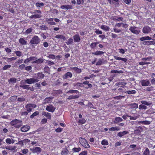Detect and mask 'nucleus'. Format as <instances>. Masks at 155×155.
<instances>
[{
  "label": "nucleus",
  "mask_w": 155,
  "mask_h": 155,
  "mask_svg": "<svg viewBox=\"0 0 155 155\" xmlns=\"http://www.w3.org/2000/svg\"><path fill=\"white\" fill-rule=\"evenodd\" d=\"M140 41H143V43L144 45L148 46L150 45H155V41H153L154 39H152V38L147 36L141 37L140 39Z\"/></svg>",
  "instance_id": "f257e3e1"
},
{
  "label": "nucleus",
  "mask_w": 155,
  "mask_h": 155,
  "mask_svg": "<svg viewBox=\"0 0 155 155\" xmlns=\"http://www.w3.org/2000/svg\"><path fill=\"white\" fill-rule=\"evenodd\" d=\"M67 93L68 94H77L75 95H71L69 96L67 98V100L78 99L80 97V92L78 91L77 90H70L68 91Z\"/></svg>",
  "instance_id": "f03ea898"
},
{
  "label": "nucleus",
  "mask_w": 155,
  "mask_h": 155,
  "mask_svg": "<svg viewBox=\"0 0 155 155\" xmlns=\"http://www.w3.org/2000/svg\"><path fill=\"white\" fill-rule=\"evenodd\" d=\"M125 87L124 85L120 86L118 87L115 88L112 90V92L115 94L118 95L119 94L121 95L124 93H125V91L124 90V87Z\"/></svg>",
  "instance_id": "7ed1b4c3"
},
{
  "label": "nucleus",
  "mask_w": 155,
  "mask_h": 155,
  "mask_svg": "<svg viewBox=\"0 0 155 155\" xmlns=\"http://www.w3.org/2000/svg\"><path fill=\"white\" fill-rule=\"evenodd\" d=\"M10 124L11 126L15 128H19L22 125V123L21 120L15 119L12 120Z\"/></svg>",
  "instance_id": "20e7f679"
},
{
  "label": "nucleus",
  "mask_w": 155,
  "mask_h": 155,
  "mask_svg": "<svg viewBox=\"0 0 155 155\" xmlns=\"http://www.w3.org/2000/svg\"><path fill=\"white\" fill-rule=\"evenodd\" d=\"M79 142L84 147L86 148H89L90 146L88 143L87 141L84 138L80 137L79 138Z\"/></svg>",
  "instance_id": "39448f33"
},
{
  "label": "nucleus",
  "mask_w": 155,
  "mask_h": 155,
  "mask_svg": "<svg viewBox=\"0 0 155 155\" xmlns=\"http://www.w3.org/2000/svg\"><path fill=\"white\" fill-rule=\"evenodd\" d=\"M40 41V38L37 35H35L30 40V43L32 45H37Z\"/></svg>",
  "instance_id": "423d86ee"
},
{
  "label": "nucleus",
  "mask_w": 155,
  "mask_h": 155,
  "mask_svg": "<svg viewBox=\"0 0 155 155\" xmlns=\"http://www.w3.org/2000/svg\"><path fill=\"white\" fill-rule=\"evenodd\" d=\"M36 107V105L33 103L28 104L25 106V107L28 112H31L32 110L35 108Z\"/></svg>",
  "instance_id": "0eeeda50"
},
{
  "label": "nucleus",
  "mask_w": 155,
  "mask_h": 155,
  "mask_svg": "<svg viewBox=\"0 0 155 155\" xmlns=\"http://www.w3.org/2000/svg\"><path fill=\"white\" fill-rule=\"evenodd\" d=\"M39 81L38 79H35L34 78H27L25 80V82L26 84H31L34 83H36Z\"/></svg>",
  "instance_id": "6e6552de"
},
{
  "label": "nucleus",
  "mask_w": 155,
  "mask_h": 155,
  "mask_svg": "<svg viewBox=\"0 0 155 155\" xmlns=\"http://www.w3.org/2000/svg\"><path fill=\"white\" fill-rule=\"evenodd\" d=\"M45 76L44 74L42 72H39L38 73H35L33 74V77L36 78L35 79H43Z\"/></svg>",
  "instance_id": "1a4fd4ad"
},
{
  "label": "nucleus",
  "mask_w": 155,
  "mask_h": 155,
  "mask_svg": "<svg viewBox=\"0 0 155 155\" xmlns=\"http://www.w3.org/2000/svg\"><path fill=\"white\" fill-rule=\"evenodd\" d=\"M142 31L144 34H148L151 31V28L148 25L145 26L143 28Z\"/></svg>",
  "instance_id": "9d476101"
},
{
  "label": "nucleus",
  "mask_w": 155,
  "mask_h": 155,
  "mask_svg": "<svg viewBox=\"0 0 155 155\" xmlns=\"http://www.w3.org/2000/svg\"><path fill=\"white\" fill-rule=\"evenodd\" d=\"M137 27L135 26H131L129 28V30L131 32L136 34H139L140 31L139 30L136 29Z\"/></svg>",
  "instance_id": "9b49d317"
},
{
  "label": "nucleus",
  "mask_w": 155,
  "mask_h": 155,
  "mask_svg": "<svg viewBox=\"0 0 155 155\" xmlns=\"http://www.w3.org/2000/svg\"><path fill=\"white\" fill-rule=\"evenodd\" d=\"M72 73L68 71L65 73L62 76V78L64 79H66L68 78H71L72 77Z\"/></svg>",
  "instance_id": "f8f14e48"
},
{
  "label": "nucleus",
  "mask_w": 155,
  "mask_h": 155,
  "mask_svg": "<svg viewBox=\"0 0 155 155\" xmlns=\"http://www.w3.org/2000/svg\"><path fill=\"white\" fill-rule=\"evenodd\" d=\"M141 85L142 86H146L150 85V81L147 80H142L140 81Z\"/></svg>",
  "instance_id": "ddd939ff"
},
{
  "label": "nucleus",
  "mask_w": 155,
  "mask_h": 155,
  "mask_svg": "<svg viewBox=\"0 0 155 155\" xmlns=\"http://www.w3.org/2000/svg\"><path fill=\"white\" fill-rule=\"evenodd\" d=\"M46 110L50 112H53L55 109V108L52 104L47 106L46 108Z\"/></svg>",
  "instance_id": "4468645a"
},
{
  "label": "nucleus",
  "mask_w": 155,
  "mask_h": 155,
  "mask_svg": "<svg viewBox=\"0 0 155 155\" xmlns=\"http://www.w3.org/2000/svg\"><path fill=\"white\" fill-rule=\"evenodd\" d=\"M54 19L53 18H46L45 19L46 21L49 25H56L55 22L53 21Z\"/></svg>",
  "instance_id": "2eb2a0df"
},
{
  "label": "nucleus",
  "mask_w": 155,
  "mask_h": 155,
  "mask_svg": "<svg viewBox=\"0 0 155 155\" xmlns=\"http://www.w3.org/2000/svg\"><path fill=\"white\" fill-rule=\"evenodd\" d=\"M73 85L74 89H79V87H83L84 86L80 82H77L73 84Z\"/></svg>",
  "instance_id": "dca6fc26"
},
{
  "label": "nucleus",
  "mask_w": 155,
  "mask_h": 155,
  "mask_svg": "<svg viewBox=\"0 0 155 155\" xmlns=\"http://www.w3.org/2000/svg\"><path fill=\"white\" fill-rule=\"evenodd\" d=\"M82 84H86L87 85V87H85L84 88L86 89L88 88H91L92 87V85L91 84L89 83V81H85L83 82Z\"/></svg>",
  "instance_id": "f3484780"
},
{
  "label": "nucleus",
  "mask_w": 155,
  "mask_h": 155,
  "mask_svg": "<svg viewBox=\"0 0 155 155\" xmlns=\"http://www.w3.org/2000/svg\"><path fill=\"white\" fill-rule=\"evenodd\" d=\"M41 148L39 147H36L32 150V152L33 153H40L41 152Z\"/></svg>",
  "instance_id": "a211bd4d"
},
{
  "label": "nucleus",
  "mask_w": 155,
  "mask_h": 155,
  "mask_svg": "<svg viewBox=\"0 0 155 155\" xmlns=\"http://www.w3.org/2000/svg\"><path fill=\"white\" fill-rule=\"evenodd\" d=\"M30 128V127L28 125H25L22 127L21 130L23 132H26L28 131Z\"/></svg>",
  "instance_id": "6ab92c4d"
},
{
  "label": "nucleus",
  "mask_w": 155,
  "mask_h": 155,
  "mask_svg": "<svg viewBox=\"0 0 155 155\" xmlns=\"http://www.w3.org/2000/svg\"><path fill=\"white\" fill-rule=\"evenodd\" d=\"M53 98V97H47L44 100L45 103L47 104L51 103L52 102V100Z\"/></svg>",
  "instance_id": "aec40b11"
},
{
  "label": "nucleus",
  "mask_w": 155,
  "mask_h": 155,
  "mask_svg": "<svg viewBox=\"0 0 155 155\" xmlns=\"http://www.w3.org/2000/svg\"><path fill=\"white\" fill-rule=\"evenodd\" d=\"M73 38L74 41L76 42H79L81 40L80 36L78 34L74 35Z\"/></svg>",
  "instance_id": "412c9836"
},
{
  "label": "nucleus",
  "mask_w": 155,
  "mask_h": 155,
  "mask_svg": "<svg viewBox=\"0 0 155 155\" xmlns=\"http://www.w3.org/2000/svg\"><path fill=\"white\" fill-rule=\"evenodd\" d=\"M122 119L120 117H116L115 118L113 121V122L114 124H117L123 121Z\"/></svg>",
  "instance_id": "4be33fe9"
},
{
  "label": "nucleus",
  "mask_w": 155,
  "mask_h": 155,
  "mask_svg": "<svg viewBox=\"0 0 155 155\" xmlns=\"http://www.w3.org/2000/svg\"><path fill=\"white\" fill-rule=\"evenodd\" d=\"M129 133V132L126 131H124L123 132H118L117 134V136L121 137Z\"/></svg>",
  "instance_id": "5701e85b"
},
{
  "label": "nucleus",
  "mask_w": 155,
  "mask_h": 155,
  "mask_svg": "<svg viewBox=\"0 0 155 155\" xmlns=\"http://www.w3.org/2000/svg\"><path fill=\"white\" fill-rule=\"evenodd\" d=\"M61 8L62 9L68 10L69 9H73V6L69 5H63L61 6Z\"/></svg>",
  "instance_id": "b1692460"
},
{
  "label": "nucleus",
  "mask_w": 155,
  "mask_h": 155,
  "mask_svg": "<svg viewBox=\"0 0 155 155\" xmlns=\"http://www.w3.org/2000/svg\"><path fill=\"white\" fill-rule=\"evenodd\" d=\"M19 43L22 45H25L27 44V41L23 38H20L19 40Z\"/></svg>",
  "instance_id": "393cba45"
},
{
  "label": "nucleus",
  "mask_w": 155,
  "mask_h": 155,
  "mask_svg": "<svg viewBox=\"0 0 155 155\" xmlns=\"http://www.w3.org/2000/svg\"><path fill=\"white\" fill-rule=\"evenodd\" d=\"M104 52L98 50H97L96 51L92 53L93 54L95 55L96 56L101 55L104 54Z\"/></svg>",
  "instance_id": "a878e982"
},
{
  "label": "nucleus",
  "mask_w": 155,
  "mask_h": 155,
  "mask_svg": "<svg viewBox=\"0 0 155 155\" xmlns=\"http://www.w3.org/2000/svg\"><path fill=\"white\" fill-rule=\"evenodd\" d=\"M43 61H44V60L42 58H40L38 59H36L35 61H32L31 62V63L32 64L35 63V64H41L42 63H43Z\"/></svg>",
  "instance_id": "bb28decb"
},
{
  "label": "nucleus",
  "mask_w": 155,
  "mask_h": 155,
  "mask_svg": "<svg viewBox=\"0 0 155 155\" xmlns=\"http://www.w3.org/2000/svg\"><path fill=\"white\" fill-rule=\"evenodd\" d=\"M62 91L61 90L59 89L58 90H54L53 92V94L54 95H56L61 94H62Z\"/></svg>",
  "instance_id": "cd10ccee"
},
{
  "label": "nucleus",
  "mask_w": 155,
  "mask_h": 155,
  "mask_svg": "<svg viewBox=\"0 0 155 155\" xmlns=\"http://www.w3.org/2000/svg\"><path fill=\"white\" fill-rule=\"evenodd\" d=\"M5 148L6 149L12 151H16V150H15L16 149V147L15 146H7L5 147Z\"/></svg>",
  "instance_id": "c85d7f7f"
},
{
  "label": "nucleus",
  "mask_w": 155,
  "mask_h": 155,
  "mask_svg": "<svg viewBox=\"0 0 155 155\" xmlns=\"http://www.w3.org/2000/svg\"><path fill=\"white\" fill-rule=\"evenodd\" d=\"M42 114L46 117L48 119L50 120L51 118V114L50 113L45 112H43Z\"/></svg>",
  "instance_id": "c756f323"
},
{
  "label": "nucleus",
  "mask_w": 155,
  "mask_h": 155,
  "mask_svg": "<svg viewBox=\"0 0 155 155\" xmlns=\"http://www.w3.org/2000/svg\"><path fill=\"white\" fill-rule=\"evenodd\" d=\"M100 28L101 29L106 31H109L110 30L109 27L105 25H102L100 27Z\"/></svg>",
  "instance_id": "7c9ffc66"
},
{
  "label": "nucleus",
  "mask_w": 155,
  "mask_h": 155,
  "mask_svg": "<svg viewBox=\"0 0 155 155\" xmlns=\"http://www.w3.org/2000/svg\"><path fill=\"white\" fill-rule=\"evenodd\" d=\"M5 142L7 144H10L13 143L14 142V140L10 138H7L6 139Z\"/></svg>",
  "instance_id": "2f4dec72"
},
{
  "label": "nucleus",
  "mask_w": 155,
  "mask_h": 155,
  "mask_svg": "<svg viewBox=\"0 0 155 155\" xmlns=\"http://www.w3.org/2000/svg\"><path fill=\"white\" fill-rule=\"evenodd\" d=\"M114 58L116 60H121L122 61H123L124 62H126L127 61V59L126 58H122L120 57H118L117 56H114Z\"/></svg>",
  "instance_id": "473e14b6"
},
{
  "label": "nucleus",
  "mask_w": 155,
  "mask_h": 155,
  "mask_svg": "<svg viewBox=\"0 0 155 155\" xmlns=\"http://www.w3.org/2000/svg\"><path fill=\"white\" fill-rule=\"evenodd\" d=\"M136 92V91L135 90H128L125 91V93L129 94H135Z\"/></svg>",
  "instance_id": "72a5a7b5"
},
{
  "label": "nucleus",
  "mask_w": 155,
  "mask_h": 155,
  "mask_svg": "<svg viewBox=\"0 0 155 155\" xmlns=\"http://www.w3.org/2000/svg\"><path fill=\"white\" fill-rule=\"evenodd\" d=\"M71 68L73 69L78 73H80L81 72V69L77 67H71Z\"/></svg>",
  "instance_id": "f704fd0d"
},
{
  "label": "nucleus",
  "mask_w": 155,
  "mask_h": 155,
  "mask_svg": "<svg viewBox=\"0 0 155 155\" xmlns=\"http://www.w3.org/2000/svg\"><path fill=\"white\" fill-rule=\"evenodd\" d=\"M69 151L66 148L62 150L61 152V154L62 155H67L69 153Z\"/></svg>",
  "instance_id": "c9c22d12"
},
{
  "label": "nucleus",
  "mask_w": 155,
  "mask_h": 155,
  "mask_svg": "<svg viewBox=\"0 0 155 155\" xmlns=\"http://www.w3.org/2000/svg\"><path fill=\"white\" fill-rule=\"evenodd\" d=\"M55 37L56 38L61 39L63 40H65L66 39V37L62 35H56L55 36Z\"/></svg>",
  "instance_id": "e433bc0d"
},
{
  "label": "nucleus",
  "mask_w": 155,
  "mask_h": 155,
  "mask_svg": "<svg viewBox=\"0 0 155 155\" xmlns=\"http://www.w3.org/2000/svg\"><path fill=\"white\" fill-rule=\"evenodd\" d=\"M99 43V42H93L91 44L90 46L92 49H93L95 48L97 45Z\"/></svg>",
  "instance_id": "4c0bfd02"
},
{
  "label": "nucleus",
  "mask_w": 155,
  "mask_h": 155,
  "mask_svg": "<svg viewBox=\"0 0 155 155\" xmlns=\"http://www.w3.org/2000/svg\"><path fill=\"white\" fill-rule=\"evenodd\" d=\"M141 103L144 105L150 106L151 105V103L150 102H148L146 101L142 100L141 101Z\"/></svg>",
  "instance_id": "58836bf2"
},
{
  "label": "nucleus",
  "mask_w": 155,
  "mask_h": 155,
  "mask_svg": "<svg viewBox=\"0 0 155 155\" xmlns=\"http://www.w3.org/2000/svg\"><path fill=\"white\" fill-rule=\"evenodd\" d=\"M109 130L110 131H118L120 130V128L118 127H114L109 128Z\"/></svg>",
  "instance_id": "ea45409f"
},
{
  "label": "nucleus",
  "mask_w": 155,
  "mask_h": 155,
  "mask_svg": "<svg viewBox=\"0 0 155 155\" xmlns=\"http://www.w3.org/2000/svg\"><path fill=\"white\" fill-rule=\"evenodd\" d=\"M139 123L141 124H143L145 125H149L151 123L150 121L148 120L140 121Z\"/></svg>",
  "instance_id": "a19ab883"
},
{
  "label": "nucleus",
  "mask_w": 155,
  "mask_h": 155,
  "mask_svg": "<svg viewBox=\"0 0 155 155\" xmlns=\"http://www.w3.org/2000/svg\"><path fill=\"white\" fill-rule=\"evenodd\" d=\"M72 151L73 152H79L81 150V148L80 147H74L72 149Z\"/></svg>",
  "instance_id": "79ce46f5"
},
{
  "label": "nucleus",
  "mask_w": 155,
  "mask_h": 155,
  "mask_svg": "<svg viewBox=\"0 0 155 155\" xmlns=\"http://www.w3.org/2000/svg\"><path fill=\"white\" fill-rule=\"evenodd\" d=\"M143 155H150V150L148 148H146L143 153Z\"/></svg>",
  "instance_id": "37998d69"
},
{
  "label": "nucleus",
  "mask_w": 155,
  "mask_h": 155,
  "mask_svg": "<svg viewBox=\"0 0 155 155\" xmlns=\"http://www.w3.org/2000/svg\"><path fill=\"white\" fill-rule=\"evenodd\" d=\"M20 87L23 89L29 90L30 89L29 85H20Z\"/></svg>",
  "instance_id": "c03bdc74"
},
{
  "label": "nucleus",
  "mask_w": 155,
  "mask_h": 155,
  "mask_svg": "<svg viewBox=\"0 0 155 155\" xmlns=\"http://www.w3.org/2000/svg\"><path fill=\"white\" fill-rule=\"evenodd\" d=\"M113 30L114 32L116 33H119L122 31V29H118L117 27H114L113 28Z\"/></svg>",
  "instance_id": "a18cd8bd"
},
{
  "label": "nucleus",
  "mask_w": 155,
  "mask_h": 155,
  "mask_svg": "<svg viewBox=\"0 0 155 155\" xmlns=\"http://www.w3.org/2000/svg\"><path fill=\"white\" fill-rule=\"evenodd\" d=\"M32 31V29L31 28H29L28 29L25 31L24 33L25 34H28L31 33Z\"/></svg>",
  "instance_id": "49530a36"
},
{
  "label": "nucleus",
  "mask_w": 155,
  "mask_h": 155,
  "mask_svg": "<svg viewBox=\"0 0 155 155\" xmlns=\"http://www.w3.org/2000/svg\"><path fill=\"white\" fill-rule=\"evenodd\" d=\"M118 95V96L114 97V98L116 100H120L122 99H124L125 98L124 96H122L120 94H119Z\"/></svg>",
  "instance_id": "de8ad7c7"
},
{
  "label": "nucleus",
  "mask_w": 155,
  "mask_h": 155,
  "mask_svg": "<svg viewBox=\"0 0 155 155\" xmlns=\"http://www.w3.org/2000/svg\"><path fill=\"white\" fill-rule=\"evenodd\" d=\"M39 114V113L38 111H36L33 113L30 116V118H31L32 119L35 116L38 115Z\"/></svg>",
  "instance_id": "09e8293b"
},
{
  "label": "nucleus",
  "mask_w": 155,
  "mask_h": 155,
  "mask_svg": "<svg viewBox=\"0 0 155 155\" xmlns=\"http://www.w3.org/2000/svg\"><path fill=\"white\" fill-rule=\"evenodd\" d=\"M147 108V106L142 104H140L139 106V109L140 110H146Z\"/></svg>",
  "instance_id": "8fccbe9b"
},
{
  "label": "nucleus",
  "mask_w": 155,
  "mask_h": 155,
  "mask_svg": "<svg viewBox=\"0 0 155 155\" xmlns=\"http://www.w3.org/2000/svg\"><path fill=\"white\" fill-rule=\"evenodd\" d=\"M111 37L113 39H118L120 37L118 36V35L112 33L111 35Z\"/></svg>",
  "instance_id": "3c124183"
},
{
  "label": "nucleus",
  "mask_w": 155,
  "mask_h": 155,
  "mask_svg": "<svg viewBox=\"0 0 155 155\" xmlns=\"http://www.w3.org/2000/svg\"><path fill=\"white\" fill-rule=\"evenodd\" d=\"M103 60L102 59H98L96 63V65H101L103 63Z\"/></svg>",
  "instance_id": "603ef678"
},
{
  "label": "nucleus",
  "mask_w": 155,
  "mask_h": 155,
  "mask_svg": "<svg viewBox=\"0 0 155 155\" xmlns=\"http://www.w3.org/2000/svg\"><path fill=\"white\" fill-rule=\"evenodd\" d=\"M44 5V3L43 2L39 3L37 2L35 3V6L37 7H40L43 6Z\"/></svg>",
  "instance_id": "864d4df0"
},
{
  "label": "nucleus",
  "mask_w": 155,
  "mask_h": 155,
  "mask_svg": "<svg viewBox=\"0 0 155 155\" xmlns=\"http://www.w3.org/2000/svg\"><path fill=\"white\" fill-rule=\"evenodd\" d=\"M86 122V120L84 118H82L81 119H79V120L78 122V123L82 124H84Z\"/></svg>",
  "instance_id": "5fc2aeb1"
},
{
  "label": "nucleus",
  "mask_w": 155,
  "mask_h": 155,
  "mask_svg": "<svg viewBox=\"0 0 155 155\" xmlns=\"http://www.w3.org/2000/svg\"><path fill=\"white\" fill-rule=\"evenodd\" d=\"M101 144L103 145H107L108 144V143L107 140H103L101 143Z\"/></svg>",
  "instance_id": "6e6d98bb"
},
{
  "label": "nucleus",
  "mask_w": 155,
  "mask_h": 155,
  "mask_svg": "<svg viewBox=\"0 0 155 155\" xmlns=\"http://www.w3.org/2000/svg\"><path fill=\"white\" fill-rule=\"evenodd\" d=\"M15 53L16 56L18 57H21L22 55V52L20 51H15Z\"/></svg>",
  "instance_id": "4d7b16f0"
},
{
  "label": "nucleus",
  "mask_w": 155,
  "mask_h": 155,
  "mask_svg": "<svg viewBox=\"0 0 155 155\" xmlns=\"http://www.w3.org/2000/svg\"><path fill=\"white\" fill-rule=\"evenodd\" d=\"M17 98V96L15 95L12 96L10 98V100L12 102L15 101Z\"/></svg>",
  "instance_id": "13d9d810"
},
{
  "label": "nucleus",
  "mask_w": 155,
  "mask_h": 155,
  "mask_svg": "<svg viewBox=\"0 0 155 155\" xmlns=\"http://www.w3.org/2000/svg\"><path fill=\"white\" fill-rule=\"evenodd\" d=\"M17 79L15 78H11L8 80V82L10 83V82H13V83H15L16 82Z\"/></svg>",
  "instance_id": "bf43d9fd"
},
{
  "label": "nucleus",
  "mask_w": 155,
  "mask_h": 155,
  "mask_svg": "<svg viewBox=\"0 0 155 155\" xmlns=\"http://www.w3.org/2000/svg\"><path fill=\"white\" fill-rule=\"evenodd\" d=\"M86 106H87L90 108L96 109V107L94 106L93 105L91 102H89L88 105Z\"/></svg>",
  "instance_id": "052dcab7"
},
{
  "label": "nucleus",
  "mask_w": 155,
  "mask_h": 155,
  "mask_svg": "<svg viewBox=\"0 0 155 155\" xmlns=\"http://www.w3.org/2000/svg\"><path fill=\"white\" fill-rule=\"evenodd\" d=\"M11 65L10 64H8L7 65H5L2 68L3 70H5L8 69V68H10L11 67Z\"/></svg>",
  "instance_id": "680f3d73"
},
{
  "label": "nucleus",
  "mask_w": 155,
  "mask_h": 155,
  "mask_svg": "<svg viewBox=\"0 0 155 155\" xmlns=\"http://www.w3.org/2000/svg\"><path fill=\"white\" fill-rule=\"evenodd\" d=\"M73 42V40L72 38H70L66 42V43L67 45H69L71 44H72Z\"/></svg>",
  "instance_id": "e2e57ef3"
},
{
  "label": "nucleus",
  "mask_w": 155,
  "mask_h": 155,
  "mask_svg": "<svg viewBox=\"0 0 155 155\" xmlns=\"http://www.w3.org/2000/svg\"><path fill=\"white\" fill-rule=\"evenodd\" d=\"M129 117L130 120H136L138 117V116L136 115H134V116H130V117Z\"/></svg>",
  "instance_id": "0e129e2a"
},
{
  "label": "nucleus",
  "mask_w": 155,
  "mask_h": 155,
  "mask_svg": "<svg viewBox=\"0 0 155 155\" xmlns=\"http://www.w3.org/2000/svg\"><path fill=\"white\" fill-rule=\"evenodd\" d=\"M17 101L20 102H23L25 101V98L21 97L18 98Z\"/></svg>",
  "instance_id": "69168bd1"
},
{
  "label": "nucleus",
  "mask_w": 155,
  "mask_h": 155,
  "mask_svg": "<svg viewBox=\"0 0 155 155\" xmlns=\"http://www.w3.org/2000/svg\"><path fill=\"white\" fill-rule=\"evenodd\" d=\"M150 64L149 62H146L145 61H141L139 63V64L140 65H143L145 64Z\"/></svg>",
  "instance_id": "338daca9"
},
{
  "label": "nucleus",
  "mask_w": 155,
  "mask_h": 155,
  "mask_svg": "<svg viewBox=\"0 0 155 155\" xmlns=\"http://www.w3.org/2000/svg\"><path fill=\"white\" fill-rule=\"evenodd\" d=\"M41 29L42 30H46L48 28V27L45 25H42L40 26Z\"/></svg>",
  "instance_id": "774afa93"
}]
</instances>
